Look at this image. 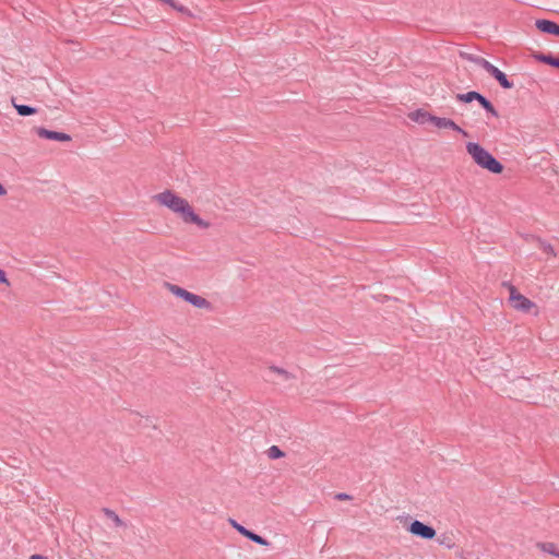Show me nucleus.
Returning <instances> with one entry per match:
<instances>
[{
	"label": "nucleus",
	"instance_id": "nucleus-7",
	"mask_svg": "<svg viewBox=\"0 0 559 559\" xmlns=\"http://www.w3.org/2000/svg\"><path fill=\"white\" fill-rule=\"evenodd\" d=\"M36 133L38 134L39 138L53 140V141L64 142V141L71 140V136L67 133L47 130L41 127L36 129Z\"/></svg>",
	"mask_w": 559,
	"mask_h": 559
},
{
	"label": "nucleus",
	"instance_id": "nucleus-15",
	"mask_svg": "<svg viewBox=\"0 0 559 559\" xmlns=\"http://www.w3.org/2000/svg\"><path fill=\"white\" fill-rule=\"evenodd\" d=\"M190 304L199 309H211L212 308V305L209 300H206L204 297L195 295V294L191 298Z\"/></svg>",
	"mask_w": 559,
	"mask_h": 559
},
{
	"label": "nucleus",
	"instance_id": "nucleus-29",
	"mask_svg": "<svg viewBox=\"0 0 559 559\" xmlns=\"http://www.w3.org/2000/svg\"><path fill=\"white\" fill-rule=\"evenodd\" d=\"M7 194V190L2 183H0V197Z\"/></svg>",
	"mask_w": 559,
	"mask_h": 559
},
{
	"label": "nucleus",
	"instance_id": "nucleus-30",
	"mask_svg": "<svg viewBox=\"0 0 559 559\" xmlns=\"http://www.w3.org/2000/svg\"><path fill=\"white\" fill-rule=\"evenodd\" d=\"M29 559H47L45 556L41 555H33L29 557Z\"/></svg>",
	"mask_w": 559,
	"mask_h": 559
},
{
	"label": "nucleus",
	"instance_id": "nucleus-21",
	"mask_svg": "<svg viewBox=\"0 0 559 559\" xmlns=\"http://www.w3.org/2000/svg\"><path fill=\"white\" fill-rule=\"evenodd\" d=\"M271 370L280 376H282L285 380H288L292 378L290 373L288 371H286L285 369L283 368H280V367H271Z\"/></svg>",
	"mask_w": 559,
	"mask_h": 559
},
{
	"label": "nucleus",
	"instance_id": "nucleus-2",
	"mask_svg": "<svg viewBox=\"0 0 559 559\" xmlns=\"http://www.w3.org/2000/svg\"><path fill=\"white\" fill-rule=\"evenodd\" d=\"M466 151L479 167L492 174H501L503 171V165L480 144L468 142Z\"/></svg>",
	"mask_w": 559,
	"mask_h": 559
},
{
	"label": "nucleus",
	"instance_id": "nucleus-32",
	"mask_svg": "<svg viewBox=\"0 0 559 559\" xmlns=\"http://www.w3.org/2000/svg\"><path fill=\"white\" fill-rule=\"evenodd\" d=\"M557 557L559 558V552L557 554Z\"/></svg>",
	"mask_w": 559,
	"mask_h": 559
},
{
	"label": "nucleus",
	"instance_id": "nucleus-11",
	"mask_svg": "<svg viewBox=\"0 0 559 559\" xmlns=\"http://www.w3.org/2000/svg\"><path fill=\"white\" fill-rule=\"evenodd\" d=\"M533 57L535 60H537L539 62H543V63H546V64H549L551 67L559 69V57H555L551 53L546 55V53H542V52H536L533 55Z\"/></svg>",
	"mask_w": 559,
	"mask_h": 559
},
{
	"label": "nucleus",
	"instance_id": "nucleus-25",
	"mask_svg": "<svg viewBox=\"0 0 559 559\" xmlns=\"http://www.w3.org/2000/svg\"><path fill=\"white\" fill-rule=\"evenodd\" d=\"M461 57L464 60L474 63V60L476 59L477 55L469 53V52H461Z\"/></svg>",
	"mask_w": 559,
	"mask_h": 559
},
{
	"label": "nucleus",
	"instance_id": "nucleus-16",
	"mask_svg": "<svg viewBox=\"0 0 559 559\" xmlns=\"http://www.w3.org/2000/svg\"><path fill=\"white\" fill-rule=\"evenodd\" d=\"M537 547L543 550L544 552L550 554L555 557H557L556 545L554 543H537Z\"/></svg>",
	"mask_w": 559,
	"mask_h": 559
},
{
	"label": "nucleus",
	"instance_id": "nucleus-5",
	"mask_svg": "<svg viewBox=\"0 0 559 559\" xmlns=\"http://www.w3.org/2000/svg\"><path fill=\"white\" fill-rule=\"evenodd\" d=\"M228 522L238 533H240L242 536L247 537L248 539L252 540L253 543H257L262 546H269L270 543L265 538L247 530L245 526L239 524L236 520L229 519Z\"/></svg>",
	"mask_w": 559,
	"mask_h": 559
},
{
	"label": "nucleus",
	"instance_id": "nucleus-8",
	"mask_svg": "<svg viewBox=\"0 0 559 559\" xmlns=\"http://www.w3.org/2000/svg\"><path fill=\"white\" fill-rule=\"evenodd\" d=\"M487 73L489 75H491L492 78H495L498 81V83L501 85V87H503L506 90H510L514 86L513 82L510 81L508 79V76L501 70H499L497 67H495L493 64L490 67V69L488 70Z\"/></svg>",
	"mask_w": 559,
	"mask_h": 559
},
{
	"label": "nucleus",
	"instance_id": "nucleus-23",
	"mask_svg": "<svg viewBox=\"0 0 559 559\" xmlns=\"http://www.w3.org/2000/svg\"><path fill=\"white\" fill-rule=\"evenodd\" d=\"M173 9L188 16H192V12L187 7L179 4L177 2L175 3V7H173Z\"/></svg>",
	"mask_w": 559,
	"mask_h": 559
},
{
	"label": "nucleus",
	"instance_id": "nucleus-28",
	"mask_svg": "<svg viewBox=\"0 0 559 559\" xmlns=\"http://www.w3.org/2000/svg\"><path fill=\"white\" fill-rule=\"evenodd\" d=\"M194 294L190 293V292H187V294H185V297H183V300H186L187 302L190 304L191 301V298L193 297Z\"/></svg>",
	"mask_w": 559,
	"mask_h": 559
},
{
	"label": "nucleus",
	"instance_id": "nucleus-4",
	"mask_svg": "<svg viewBox=\"0 0 559 559\" xmlns=\"http://www.w3.org/2000/svg\"><path fill=\"white\" fill-rule=\"evenodd\" d=\"M408 531L413 535L418 536L423 539L429 540L436 536V530L432 526L425 524L418 520H415L411 523Z\"/></svg>",
	"mask_w": 559,
	"mask_h": 559
},
{
	"label": "nucleus",
	"instance_id": "nucleus-17",
	"mask_svg": "<svg viewBox=\"0 0 559 559\" xmlns=\"http://www.w3.org/2000/svg\"><path fill=\"white\" fill-rule=\"evenodd\" d=\"M166 286L171 294H174L175 296L182 298V299L185 297V294H187V292H188L187 289H185L180 286H177L175 284L166 283Z\"/></svg>",
	"mask_w": 559,
	"mask_h": 559
},
{
	"label": "nucleus",
	"instance_id": "nucleus-24",
	"mask_svg": "<svg viewBox=\"0 0 559 559\" xmlns=\"http://www.w3.org/2000/svg\"><path fill=\"white\" fill-rule=\"evenodd\" d=\"M504 286H507L509 288V292H510V301L511 304L513 302V297H519V295H521L516 288L510 284V283H503Z\"/></svg>",
	"mask_w": 559,
	"mask_h": 559
},
{
	"label": "nucleus",
	"instance_id": "nucleus-3",
	"mask_svg": "<svg viewBox=\"0 0 559 559\" xmlns=\"http://www.w3.org/2000/svg\"><path fill=\"white\" fill-rule=\"evenodd\" d=\"M456 99L461 103H471L473 100H477L479 105L492 117H499L498 111L493 107V105L480 93L476 91H471L464 94H456Z\"/></svg>",
	"mask_w": 559,
	"mask_h": 559
},
{
	"label": "nucleus",
	"instance_id": "nucleus-10",
	"mask_svg": "<svg viewBox=\"0 0 559 559\" xmlns=\"http://www.w3.org/2000/svg\"><path fill=\"white\" fill-rule=\"evenodd\" d=\"M512 307L519 311L530 312L535 304L525 296L519 295V297H513Z\"/></svg>",
	"mask_w": 559,
	"mask_h": 559
},
{
	"label": "nucleus",
	"instance_id": "nucleus-33",
	"mask_svg": "<svg viewBox=\"0 0 559 559\" xmlns=\"http://www.w3.org/2000/svg\"><path fill=\"white\" fill-rule=\"evenodd\" d=\"M162 2H165V0H160Z\"/></svg>",
	"mask_w": 559,
	"mask_h": 559
},
{
	"label": "nucleus",
	"instance_id": "nucleus-1",
	"mask_svg": "<svg viewBox=\"0 0 559 559\" xmlns=\"http://www.w3.org/2000/svg\"><path fill=\"white\" fill-rule=\"evenodd\" d=\"M154 200L163 206H166L174 213L178 214L185 223L195 224L198 227L206 229L210 223L201 218L194 213L189 202L174 193L171 190H165L156 195Z\"/></svg>",
	"mask_w": 559,
	"mask_h": 559
},
{
	"label": "nucleus",
	"instance_id": "nucleus-13",
	"mask_svg": "<svg viewBox=\"0 0 559 559\" xmlns=\"http://www.w3.org/2000/svg\"><path fill=\"white\" fill-rule=\"evenodd\" d=\"M12 103L20 116L26 117V116H31V115H34L37 112V109L35 107H31L28 105L16 104L14 102V99H12Z\"/></svg>",
	"mask_w": 559,
	"mask_h": 559
},
{
	"label": "nucleus",
	"instance_id": "nucleus-26",
	"mask_svg": "<svg viewBox=\"0 0 559 559\" xmlns=\"http://www.w3.org/2000/svg\"><path fill=\"white\" fill-rule=\"evenodd\" d=\"M0 283L10 286V282L7 278V274H5V272L2 269H0Z\"/></svg>",
	"mask_w": 559,
	"mask_h": 559
},
{
	"label": "nucleus",
	"instance_id": "nucleus-18",
	"mask_svg": "<svg viewBox=\"0 0 559 559\" xmlns=\"http://www.w3.org/2000/svg\"><path fill=\"white\" fill-rule=\"evenodd\" d=\"M267 455L270 459L275 460L283 457L285 453L277 445H272L267 450Z\"/></svg>",
	"mask_w": 559,
	"mask_h": 559
},
{
	"label": "nucleus",
	"instance_id": "nucleus-14",
	"mask_svg": "<svg viewBox=\"0 0 559 559\" xmlns=\"http://www.w3.org/2000/svg\"><path fill=\"white\" fill-rule=\"evenodd\" d=\"M411 117L414 121L424 124L426 122H430V118H435L436 116L419 109L415 111Z\"/></svg>",
	"mask_w": 559,
	"mask_h": 559
},
{
	"label": "nucleus",
	"instance_id": "nucleus-6",
	"mask_svg": "<svg viewBox=\"0 0 559 559\" xmlns=\"http://www.w3.org/2000/svg\"><path fill=\"white\" fill-rule=\"evenodd\" d=\"M430 122L439 129H452L461 133L463 136H468V133L450 118H441L436 116L435 118H430Z\"/></svg>",
	"mask_w": 559,
	"mask_h": 559
},
{
	"label": "nucleus",
	"instance_id": "nucleus-27",
	"mask_svg": "<svg viewBox=\"0 0 559 559\" xmlns=\"http://www.w3.org/2000/svg\"><path fill=\"white\" fill-rule=\"evenodd\" d=\"M335 499L336 500H350L352 496H349L348 493H345V492H340V493L335 495Z\"/></svg>",
	"mask_w": 559,
	"mask_h": 559
},
{
	"label": "nucleus",
	"instance_id": "nucleus-9",
	"mask_svg": "<svg viewBox=\"0 0 559 559\" xmlns=\"http://www.w3.org/2000/svg\"><path fill=\"white\" fill-rule=\"evenodd\" d=\"M535 25L540 32L559 37V25L557 23L550 20H536Z\"/></svg>",
	"mask_w": 559,
	"mask_h": 559
},
{
	"label": "nucleus",
	"instance_id": "nucleus-12",
	"mask_svg": "<svg viewBox=\"0 0 559 559\" xmlns=\"http://www.w3.org/2000/svg\"><path fill=\"white\" fill-rule=\"evenodd\" d=\"M103 513L105 516L112 521L116 527H124L126 523L120 519V516L111 509L104 508Z\"/></svg>",
	"mask_w": 559,
	"mask_h": 559
},
{
	"label": "nucleus",
	"instance_id": "nucleus-31",
	"mask_svg": "<svg viewBox=\"0 0 559 559\" xmlns=\"http://www.w3.org/2000/svg\"><path fill=\"white\" fill-rule=\"evenodd\" d=\"M164 3H166V4H168L169 7L173 8V7H175L176 1L175 0H165Z\"/></svg>",
	"mask_w": 559,
	"mask_h": 559
},
{
	"label": "nucleus",
	"instance_id": "nucleus-20",
	"mask_svg": "<svg viewBox=\"0 0 559 559\" xmlns=\"http://www.w3.org/2000/svg\"><path fill=\"white\" fill-rule=\"evenodd\" d=\"M438 543L440 545L445 546L449 549H452L454 547V543L452 538L449 535H442L439 537Z\"/></svg>",
	"mask_w": 559,
	"mask_h": 559
},
{
	"label": "nucleus",
	"instance_id": "nucleus-19",
	"mask_svg": "<svg viewBox=\"0 0 559 559\" xmlns=\"http://www.w3.org/2000/svg\"><path fill=\"white\" fill-rule=\"evenodd\" d=\"M474 64L483 68L486 72H488V70L492 66V63H490L488 60H486L485 58H483L480 56L476 57V59L474 60Z\"/></svg>",
	"mask_w": 559,
	"mask_h": 559
},
{
	"label": "nucleus",
	"instance_id": "nucleus-22",
	"mask_svg": "<svg viewBox=\"0 0 559 559\" xmlns=\"http://www.w3.org/2000/svg\"><path fill=\"white\" fill-rule=\"evenodd\" d=\"M539 242H540V248H542V250L545 253L551 254V255H556L555 249H554V247L550 243H547V242L542 241V240Z\"/></svg>",
	"mask_w": 559,
	"mask_h": 559
}]
</instances>
